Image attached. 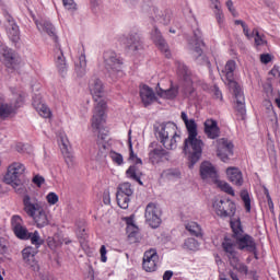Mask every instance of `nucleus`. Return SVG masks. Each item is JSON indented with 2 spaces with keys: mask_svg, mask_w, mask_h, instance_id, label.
<instances>
[{
  "mask_svg": "<svg viewBox=\"0 0 280 280\" xmlns=\"http://www.w3.org/2000/svg\"><path fill=\"white\" fill-rule=\"evenodd\" d=\"M89 89L94 102H96L91 126L93 130H100L106 124V101L102 98L104 97V84L94 77L89 82Z\"/></svg>",
  "mask_w": 280,
  "mask_h": 280,
  "instance_id": "nucleus-1",
  "label": "nucleus"
},
{
  "mask_svg": "<svg viewBox=\"0 0 280 280\" xmlns=\"http://www.w3.org/2000/svg\"><path fill=\"white\" fill-rule=\"evenodd\" d=\"M185 126L188 132V138H186L184 141V152L189 154L188 167L191 170L202 156V148H205V142L198 138V124H196V120L189 119V122H186Z\"/></svg>",
  "mask_w": 280,
  "mask_h": 280,
  "instance_id": "nucleus-2",
  "label": "nucleus"
},
{
  "mask_svg": "<svg viewBox=\"0 0 280 280\" xmlns=\"http://www.w3.org/2000/svg\"><path fill=\"white\" fill-rule=\"evenodd\" d=\"M23 207L24 213L33 220L37 229H45V226H49V212L45 210L43 201L38 200L36 197L24 195Z\"/></svg>",
  "mask_w": 280,
  "mask_h": 280,
  "instance_id": "nucleus-3",
  "label": "nucleus"
},
{
  "mask_svg": "<svg viewBox=\"0 0 280 280\" xmlns=\"http://www.w3.org/2000/svg\"><path fill=\"white\" fill-rule=\"evenodd\" d=\"M158 139L166 150H176L182 141L180 130L174 122H166L160 126Z\"/></svg>",
  "mask_w": 280,
  "mask_h": 280,
  "instance_id": "nucleus-4",
  "label": "nucleus"
},
{
  "mask_svg": "<svg viewBox=\"0 0 280 280\" xmlns=\"http://www.w3.org/2000/svg\"><path fill=\"white\" fill-rule=\"evenodd\" d=\"M14 95V103L8 104V103H0V119L2 121H5V119H10L12 115H16V110L25 104V97H27V94L21 90L18 92H13Z\"/></svg>",
  "mask_w": 280,
  "mask_h": 280,
  "instance_id": "nucleus-5",
  "label": "nucleus"
},
{
  "mask_svg": "<svg viewBox=\"0 0 280 280\" xmlns=\"http://www.w3.org/2000/svg\"><path fill=\"white\" fill-rule=\"evenodd\" d=\"M142 10L143 12H148L151 19L159 21L163 25H170V21H172V12L170 10L161 11L159 8L153 7L152 0H144Z\"/></svg>",
  "mask_w": 280,
  "mask_h": 280,
  "instance_id": "nucleus-6",
  "label": "nucleus"
},
{
  "mask_svg": "<svg viewBox=\"0 0 280 280\" xmlns=\"http://www.w3.org/2000/svg\"><path fill=\"white\" fill-rule=\"evenodd\" d=\"M25 174V164L21 162L11 163L4 175V183L12 187H19L21 185V177Z\"/></svg>",
  "mask_w": 280,
  "mask_h": 280,
  "instance_id": "nucleus-7",
  "label": "nucleus"
},
{
  "mask_svg": "<svg viewBox=\"0 0 280 280\" xmlns=\"http://www.w3.org/2000/svg\"><path fill=\"white\" fill-rule=\"evenodd\" d=\"M212 207L219 218H233L237 211V206L231 199H217Z\"/></svg>",
  "mask_w": 280,
  "mask_h": 280,
  "instance_id": "nucleus-8",
  "label": "nucleus"
},
{
  "mask_svg": "<svg viewBox=\"0 0 280 280\" xmlns=\"http://www.w3.org/2000/svg\"><path fill=\"white\" fill-rule=\"evenodd\" d=\"M132 194H135V189H132V184L125 182L118 185L116 200L120 209H128L130 205V196H132Z\"/></svg>",
  "mask_w": 280,
  "mask_h": 280,
  "instance_id": "nucleus-9",
  "label": "nucleus"
},
{
  "mask_svg": "<svg viewBox=\"0 0 280 280\" xmlns=\"http://www.w3.org/2000/svg\"><path fill=\"white\" fill-rule=\"evenodd\" d=\"M161 208L156 203H148L144 212V218L151 229H159V226H161Z\"/></svg>",
  "mask_w": 280,
  "mask_h": 280,
  "instance_id": "nucleus-10",
  "label": "nucleus"
},
{
  "mask_svg": "<svg viewBox=\"0 0 280 280\" xmlns=\"http://www.w3.org/2000/svg\"><path fill=\"white\" fill-rule=\"evenodd\" d=\"M236 69L237 63L235 60H229L226 61L224 69L221 71V75L225 77L230 91L242 89L240 84L234 80Z\"/></svg>",
  "mask_w": 280,
  "mask_h": 280,
  "instance_id": "nucleus-11",
  "label": "nucleus"
},
{
  "mask_svg": "<svg viewBox=\"0 0 280 280\" xmlns=\"http://www.w3.org/2000/svg\"><path fill=\"white\" fill-rule=\"evenodd\" d=\"M217 144V156L221 159L223 163L230 161L231 156H233V142L228 139L221 138L215 141Z\"/></svg>",
  "mask_w": 280,
  "mask_h": 280,
  "instance_id": "nucleus-12",
  "label": "nucleus"
},
{
  "mask_svg": "<svg viewBox=\"0 0 280 280\" xmlns=\"http://www.w3.org/2000/svg\"><path fill=\"white\" fill-rule=\"evenodd\" d=\"M234 241L236 242L238 250H246L247 253H253L255 259H258L257 243L255 242V238L250 236V234H243V236H240Z\"/></svg>",
  "mask_w": 280,
  "mask_h": 280,
  "instance_id": "nucleus-13",
  "label": "nucleus"
},
{
  "mask_svg": "<svg viewBox=\"0 0 280 280\" xmlns=\"http://www.w3.org/2000/svg\"><path fill=\"white\" fill-rule=\"evenodd\" d=\"M159 266V253L155 248L144 252L142 268L145 272H155Z\"/></svg>",
  "mask_w": 280,
  "mask_h": 280,
  "instance_id": "nucleus-14",
  "label": "nucleus"
},
{
  "mask_svg": "<svg viewBox=\"0 0 280 280\" xmlns=\"http://www.w3.org/2000/svg\"><path fill=\"white\" fill-rule=\"evenodd\" d=\"M105 67L108 71H121L124 59L113 50H106L103 55Z\"/></svg>",
  "mask_w": 280,
  "mask_h": 280,
  "instance_id": "nucleus-15",
  "label": "nucleus"
},
{
  "mask_svg": "<svg viewBox=\"0 0 280 280\" xmlns=\"http://www.w3.org/2000/svg\"><path fill=\"white\" fill-rule=\"evenodd\" d=\"M36 255H38V249L32 246L25 247L22 250V258L24 264H26V266H30V268H32V270H34L35 272H38V270H40V267L38 266V261H36Z\"/></svg>",
  "mask_w": 280,
  "mask_h": 280,
  "instance_id": "nucleus-16",
  "label": "nucleus"
},
{
  "mask_svg": "<svg viewBox=\"0 0 280 280\" xmlns=\"http://www.w3.org/2000/svg\"><path fill=\"white\" fill-rule=\"evenodd\" d=\"M119 42L125 45L126 49H129V51H139V49H141V37L137 33L129 37L122 36L119 38Z\"/></svg>",
  "mask_w": 280,
  "mask_h": 280,
  "instance_id": "nucleus-17",
  "label": "nucleus"
},
{
  "mask_svg": "<svg viewBox=\"0 0 280 280\" xmlns=\"http://www.w3.org/2000/svg\"><path fill=\"white\" fill-rule=\"evenodd\" d=\"M225 174L230 183L235 185V187H242L244 185V174L238 167L230 166L226 168Z\"/></svg>",
  "mask_w": 280,
  "mask_h": 280,
  "instance_id": "nucleus-18",
  "label": "nucleus"
},
{
  "mask_svg": "<svg viewBox=\"0 0 280 280\" xmlns=\"http://www.w3.org/2000/svg\"><path fill=\"white\" fill-rule=\"evenodd\" d=\"M223 252L225 253L229 261H233L234 259H236L237 257H240L237 255V243L235 241H233V238H229V237H224L222 244H221Z\"/></svg>",
  "mask_w": 280,
  "mask_h": 280,
  "instance_id": "nucleus-19",
  "label": "nucleus"
},
{
  "mask_svg": "<svg viewBox=\"0 0 280 280\" xmlns=\"http://www.w3.org/2000/svg\"><path fill=\"white\" fill-rule=\"evenodd\" d=\"M55 67L57 71L60 73V75L65 77L67 75V58H65V52H62V49L60 47H57L55 49Z\"/></svg>",
  "mask_w": 280,
  "mask_h": 280,
  "instance_id": "nucleus-20",
  "label": "nucleus"
},
{
  "mask_svg": "<svg viewBox=\"0 0 280 280\" xmlns=\"http://www.w3.org/2000/svg\"><path fill=\"white\" fill-rule=\"evenodd\" d=\"M151 38L153 43H155L156 47L165 54L166 58H170L172 54L170 52V48L167 47V43H165V39H163V36L161 35V31L159 28L154 27V30L151 33Z\"/></svg>",
  "mask_w": 280,
  "mask_h": 280,
  "instance_id": "nucleus-21",
  "label": "nucleus"
},
{
  "mask_svg": "<svg viewBox=\"0 0 280 280\" xmlns=\"http://www.w3.org/2000/svg\"><path fill=\"white\" fill-rule=\"evenodd\" d=\"M33 107L38 113V115H40V117H44V119H50L51 109H49V107L45 103H43L40 96L35 95L33 97Z\"/></svg>",
  "mask_w": 280,
  "mask_h": 280,
  "instance_id": "nucleus-22",
  "label": "nucleus"
},
{
  "mask_svg": "<svg viewBox=\"0 0 280 280\" xmlns=\"http://www.w3.org/2000/svg\"><path fill=\"white\" fill-rule=\"evenodd\" d=\"M200 176L203 180L211 178L215 183L218 180V171H215V166L210 162H203L200 165Z\"/></svg>",
  "mask_w": 280,
  "mask_h": 280,
  "instance_id": "nucleus-23",
  "label": "nucleus"
},
{
  "mask_svg": "<svg viewBox=\"0 0 280 280\" xmlns=\"http://www.w3.org/2000/svg\"><path fill=\"white\" fill-rule=\"evenodd\" d=\"M156 95L162 97V100H176V97H178V86H174V84L171 82V86L167 90H163L161 84L158 83Z\"/></svg>",
  "mask_w": 280,
  "mask_h": 280,
  "instance_id": "nucleus-24",
  "label": "nucleus"
},
{
  "mask_svg": "<svg viewBox=\"0 0 280 280\" xmlns=\"http://www.w3.org/2000/svg\"><path fill=\"white\" fill-rule=\"evenodd\" d=\"M203 126L205 135L208 137V139H218V137H220V127L218 126V121L213 119H207Z\"/></svg>",
  "mask_w": 280,
  "mask_h": 280,
  "instance_id": "nucleus-25",
  "label": "nucleus"
},
{
  "mask_svg": "<svg viewBox=\"0 0 280 280\" xmlns=\"http://www.w3.org/2000/svg\"><path fill=\"white\" fill-rule=\"evenodd\" d=\"M140 97L145 107L150 106L153 102H156V94H154V90L148 85H142L140 88Z\"/></svg>",
  "mask_w": 280,
  "mask_h": 280,
  "instance_id": "nucleus-26",
  "label": "nucleus"
},
{
  "mask_svg": "<svg viewBox=\"0 0 280 280\" xmlns=\"http://www.w3.org/2000/svg\"><path fill=\"white\" fill-rule=\"evenodd\" d=\"M61 153L68 167H73V153L69 150V139L67 136H61Z\"/></svg>",
  "mask_w": 280,
  "mask_h": 280,
  "instance_id": "nucleus-27",
  "label": "nucleus"
},
{
  "mask_svg": "<svg viewBox=\"0 0 280 280\" xmlns=\"http://www.w3.org/2000/svg\"><path fill=\"white\" fill-rule=\"evenodd\" d=\"M163 159H167V151L163 147H155L149 152V160L153 165L162 163Z\"/></svg>",
  "mask_w": 280,
  "mask_h": 280,
  "instance_id": "nucleus-28",
  "label": "nucleus"
},
{
  "mask_svg": "<svg viewBox=\"0 0 280 280\" xmlns=\"http://www.w3.org/2000/svg\"><path fill=\"white\" fill-rule=\"evenodd\" d=\"M231 91L234 93L237 103L236 110L238 114H241V117H244V115H246V107L244 106V92L242 91V88H237Z\"/></svg>",
  "mask_w": 280,
  "mask_h": 280,
  "instance_id": "nucleus-29",
  "label": "nucleus"
},
{
  "mask_svg": "<svg viewBox=\"0 0 280 280\" xmlns=\"http://www.w3.org/2000/svg\"><path fill=\"white\" fill-rule=\"evenodd\" d=\"M127 178H131V180H136V183L143 185V182H141V176H143V173L141 172V168L137 166V164L130 165L128 170L126 171Z\"/></svg>",
  "mask_w": 280,
  "mask_h": 280,
  "instance_id": "nucleus-30",
  "label": "nucleus"
},
{
  "mask_svg": "<svg viewBox=\"0 0 280 280\" xmlns=\"http://www.w3.org/2000/svg\"><path fill=\"white\" fill-rule=\"evenodd\" d=\"M185 229L192 237H202L205 235V233L202 232V226L196 221L187 222L185 224Z\"/></svg>",
  "mask_w": 280,
  "mask_h": 280,
  "instance_id": "nucleus-31",
  "label": "nucleus"
},
{
  "mask_svg": "<svg viewBox=\"0 0 280 280\" xmlns=\"http://www.w3.org/2000/svg\"><path fill=\"white\" fill-rule=\"evenodd\" d=\"M190 44L195 46V54H197V56H202V47H205V42L202 40V33L200 30H196L194 32V40Z\"/></svg>",
  "mask_w": 280,
  "mask_h": 280,
  "instance_id": "nucleus-32",
  "label": "nucleus"
},
{
  "mask_svg": "<svg viewBox=\"0 0 280 280\" xmlns=\"http://www.w3.org/2000/svg\"><path fill=\"white\" fill-rule=\"evenodd\" d=\"M230 226L232 229L233 240H237V238L242 237L243 235H246V233H244V228L242 226V221L240 219L231 220Z\"/></svg>",
  "mask_w": 280,
  "mask_h": 280,
  "instance_id": "nucleus-33",
  "label": "nucleus"
},
{
  "mask_svg": "<svg viewBox=\"0 0 280 280\" xmlns=\"http://www.w3.org/2000/svg\"><path fill=\"white\" fill-rule=\"evenodd\" d=\"M3 58L5 67H8V69H15L19 59H16V55H14L12 50L3 49Z\"/></svg>",
  "mask_w": 280,
  "mask_h": 280,
  "instance_id": "nucleus-34",
  "label": "nucleus"
},
{
  "mask_svg": "<svg viewBox=\"0 0 280 280\" xmlns=\"http://www.w3.org/2000/svg\"><path fill=\"white\" fill-rule=\"evenodd\" d=\"M214 5V16L217 19V23L220 27L224 26V12L222 11V7H220V0H210Z\"/></svg>",
  "mask_w": 280,
  "mask_h": 280,
  "instance_id": "nucleus-35",
  "label": "nucleus"
},
{
  "mask_svg": "<svg viewBox=\"0 0 280 280\" xmlns=\"http://www.w3.org/2000/svg\"><path fill=\"white\" fill-rule=\"evenodd\" d=\"M252 34L254 36V45H255L256 49H261V47H266L268 45L266 35L260 34L259 30L254 28Z\"/></svg>",
  "mask_w": 280,
  "mask_h": 280,
  "instance_id": "nucleus-36",
  "label": "nucleus"
},
{
  "mask_svg": "<svg viewBox=\"0 0 280 280\" xmlns=\"http://www.w3.org/2000/svg\"><path fill=\"white\" fill-rule=\"evenodd\" d=\"M230 266H232L234 270L240 272V275H248V266L244 265L243 262H240V256H237L233 260H230Z\"/></svg>",
  "mask_w": 280,
  "mask_h": 280,
  "instance_id": "nucleus-37",
  "label": "nucleus"
},
{
  "mask_svg": "<svg viewBox=\"0 0 280 280\" xmlns=\"http://www.w3.org/2000/svg\"><path fill=\"white\" fill-rule=\"evenodd\" d=\"M75 72L79 78L86 73V55L84 52L79 57V62L75 63Z\"/></svg>",
  "mask_w": 280,
  "mask_h": 280,
  "instance_id": "nucleus-38",
  "label": "nucleus"
},
{
  "mask_svg": "<svg viewBox=\"0 0 280 280\" xmlns=\"http://www.w3.org/2000/svg\"><path fill=\"white\" fill-rule=\"evenodd\" d=\"M27 240L31 241V244H33V246H35L36 249L40 248L43 244H45V240L40 237V233H38V231L28 233Z\"/></svg>",
  "mask_w": 280,
  "mask_h": 280,
  "instance_id": "nucleus-39",
  "label": "nucleus"
},
{
  "mask_svg": "<svg viewBox=\"0 0 280 280\" xmlns=\"http://www.w3.org/2000/svg\"><path fill=\"white\" fill-rule=\"evenodd\" d=\"M7 34L13 43H16L20 38L19 25L16 23L7 25Z\"/></svg>",
  "mask_w": 280,
  "mask_h": 280,
  "instance_id": "nucleus-40",
  "label": "nucleus"
},
{
  "mask_svg": "<svg viewBox=\"0 0 280 280\" xmlns=\"http://www.w3.org/2000/svg\"><path fill=\"white\" fill-rule=\"evenodd\" d=\"M37 28L39 30V32H46L48 36H55L56 34V28L54 27V24L49 22L37 23Z\"/></svg>",
  "mask_w": 280,
  "mask_h": 280,
  "instance_id": "nucleus-41",
  "label": "nucleus"
},
{
  "mask_svg": "<svg viewBox=\"0 0 280 280\" xmlns=\"http://www.w3.org/2000/svg\"><path fill=\"white\" fill-rule=\"evenodd\" d=\"M128 148H129V161H132L136 165H143V161L137 156L135 150L132 149V137L128 138Z\"/></svg>",
  "mask_w": 280,
  "mask_h": 280,
  "instance_id": "nucleus-42",
  "label": "nucleus"
},
{
  "mask_svg": "<svg viewBox=\"0 0 280 280\" xmlns=\"http://www.w3.org/2000/svg\"><path fill=\"white\" fill-rule=\"evenodd\" d=\"M184 248L186 250L196 252L200 248V243H198V241L194 237H188L184 242Z\"/></svg>",
  "mask_w": 280,
  "mask_h": 280,
  "instance_id": "nucleus-43",
  "label": "nucleus"
},
{
  "mask_svg": "<svg viewBox=\"0 0 280 280\" xmlns=\"http://www.w3.org/2000/svg\"><path fill=\"white\" fill-rule=\"evenodd\" d=\"M214 183L218 185V187H220L221 191L229 194V196H235V190L231 185H229V183L219 179H215Z\"/></svg>",
  "mask_w": 280,
  "mask_h": 280,
  "instance_id": "nucleus-44",
  "label": "nucleus"
},
{
  "mask_svg": "<svg viewBox=\"0 0 280 280\" xmlns=\"http://www.w3.org/2000/svg\"><path fill=\"white\" fill-rule=\"evenodd\" d=\"M127 233L128 237L132 238V237H137V235L139 234V228H137V225H135V223L132 222V219L127 218Z\"/></svg>",
  "mask_w": 280,
  "mask_h": 280,
  "instance_id": "nucleus-45",
  "label": "nucleus"
},
{
  "mask_svg": "<svg viewBox=\"0 0 280 280\" xmlns=\"http://www.w3.org/2000/svg\"><path fill=\"white\" fill-rule=\"evenodd\" d=\"M15 236L19 240H27L30 232H27V229L25 226H20V228H15V230H13Z\"/></svg>",
  "mask_w": 280,
  "mask_h": 280,
  "instance_id": "nucleus-46",
  "label": "nucleus"
},
{
  "mask_svg": "<svg viewBox=\"0 0 280 280\" xmlns=\"http://www.w3.org/2000/svg\"><path fill=\"white\" fill-rule=\"evenodd\" d=\"M109 159H112L115 165H124V155H121V153H118L116 151H110Z\"/></svg>",
  "mask_w": 280,
  "mask_h": 280,
  "instance_id": "nucleus-47",
  "label": "nucleus"
},
{
  "mask_svg": "<svg viewBox=\"0 0 280 280\" xmlns=\"http://www.w3.org/2000/svg\"><path fill=\"white\" fill-rule=\"evenodd\" d=\"M241 199L244 202V207L247 213H250V195H248L247 190H243L241 192Z\"/></svg>",
  "mask_w": 280,
  "mask_h": 280,
  "instance_id": "nucleus-48",
  "label": "nucleus"
},
{
  "mask_svg": "<svg viewBox=\"0 0 280 280\" xmlns=\"http://www.w3.org/2000/svg\"><path fill=\"white\" fill-rule=\"evenodd\" d=\"M11 226H12L13 231L15 229H19V228L23 226V219L21 218V215H13L12 217Z\"/></svg>",
  "mask_w": 280,
  "mask_h": 280,
  "instance_id": "nucleus-49",
  "label": "nucleus"
},
{
  "mask_svg": "<svg viewBox=\"0 0 280 280\" xmlns=\"http://www.w3.org/2000/svg\"><path fill=\"white\" fill-rule=\"evenodd\" d=\"M46 200L48 205L54 206L58 205V200H60V198L56 192H48V195L46 196Z\"/></svg>",
  "mask_w": 280,
  "mask_h": 280,
  "instance_id": "nucleus-50",
  "label": "nucleus"
},
{
  "mask_svg": "<svg viewBox=\"0 0 280 280\" xmlns=\"http://www.w3.org/2000/svg\"><path fill=\"white\" fill-rule=\"evenodd\" d=\"M62 4L66 10H78V4L74 0H62Z\"/></svg>",
  "mask_w": 280,
  "mask_h": 280,
  "instance_id": "nucleus-51",
  "label": "nucleus"
},
{
  "mask_svg": "<svg viewBox=\"0 0 280 280\" xmlns=\"http://www.w3.org/2000/svg\"><path fill=\"white\" fill-rule=\"evenodd\" d=\"M225 5L230 12V14H232V16H238L237 10L235 9V7L233 5V0H228L225 2Z\"/></svg>",
  "mask_w": 280,
  "mask_h": 280,
  "instance_id": "nucleus-52",
  "label": "nucleus"
},
{
  "mask_svg": "<svg viewBox=\"0 0 280 280\" xmlns=\"http://www.w3.org/2000/svg\"><path fill=\"white\" fill-rule=\"evenodd\" d=\"M260 62L262 65H268L269 62H272V56L270 54L260 55Z\"/></svg>",
  "mask_w": 280,
  "mask_h": 280,
  "instance_id": "nucleus-53",
  "label": "nucleus"
},
{
  "mask_svg": "<svg viewBox=\"0 0 280 280\" xmlns=\"http://www.w3.org/2000/svg\"><path fill=\"white\" fill-rule=\"evenodd\" d=\"M33 183L34 185L38 186V187H42L43 184L45 183V177L40 176V175H35L33 177Z\"/></svg>",
  "mask_w": 280,
  "mask_h": 280,
  "instance_id": "nucleus-54",
  "label": "nucleus"
},
{
  "mask_svg": "<svg viewBox=\"0 0 280 280\" xmlns=\"http://www.w3.org/2000/svg\"><path fill=\"white\" fill-rule=\"evenodd\" d=\"M100 253H101V261L103 264H106V261H108V258L106 257V246L105 245H102L101 248H100Z\"/></svg>",
  "mask_w": 280,
  "mask_h": 280,
  "instance_id": "nucleus-55",
  "label": "nucleus"
},
{
  "mask_svg": "<svg viewBox=\"0 0 280 280\" xmlns=\"http://www.w3.org/2000/svg\"><path fill=\"white\" fill-rule=\"evenodd\" d=\"M77 235L80 240H86V230L84 228H79L77 230Z\"/></svg>",
  "mask_w": 280,
  "mask_h": 280,
  "instance_id": "nucleus-56",
  "label": "nucleus"
},
{
  "mask_svg": "<svg viewBox=\"0 0 280 280\" xmlns=\"http://www.w3.org/2000/svg\"><path fill=\"white\" fill-rule=\"evenodd\" d=\"M4 19L8 22V25H14L16 24V22L14 21V18H12V15H10V13H8L7 11H4Z\"/></svg>",
  "mask_w": 280,
  "mask_h": 280,
  "instance_id": "nucleus-57",
  "label": "nucleus"
},
{
  "mask_svg": "<svg viewBox=\"0 0 280 280\" xmlns=\"http://www.w3.org/2000/svg\"><path fill=\"white\" fill-rule=\"evenodd\" d=\"M273 115H275V118L273 120L271 119L272 121L271 128L273 130H279V118L277 117V113H273Z\"/></svg>",
  "mask_w": 280,
  "mask_h": 280,
  "instance_id": "nucleus-58",
  "label": "nucleus"
},
{
  "mask_svg": "<svg viewBox=\"0 0 280 280\" xmlns=\"http://www.w3.org/2000/svg\"><path fill=\"white\" fill-rule=\"evenodd\" d=\"M243 28V34L247 37V38H253V35H250V31L248 30V25L245 24L244 26H242Z\"/></svg>",
  "mask_w": 280,
  "mask_h": 280,
  "instance_id": "nucleus-59",
  "label": "nucleus"
},
{
  "mask_svg": "<svg viewBox=\"0 0 280 280\" xmlns=\"http://www.w3.org/2000/svg\"><path fill=\"white\" fill-rule=\"evenodd\" d=\"M172 277H174V272L173 271H165L164 275H163V280H170L172 279Z\"/></svg>",
  "mask_w": 280,
  "mask_h": 280,
  "instance_id": "nucleus-60",
  "label": "nucleus"
},
{
  "mask_svg": "<svg viewBox=\"0 0 280 280\" xmlns=\"http://www.w3.org/2000/svg\"><path fill=\"white\" fill-rule=\"evenodd\" d=\"M8 247L3 244V238H0V255H3Z\"/></svg>",
  "mask_w": 280,
  "mask_h": 280,
  "instance_id": "nucleus-61",
  "label": "nucleus"
},
{
  "mask_svg": "<svg viewBox=\"0 0 280 280\" xmlns=\"http://www.w3.org/2000/svg\"><path fill=\"white\" fill-rule=\"evenodd\" d=\"M182 120L184 121L185 126L189 122V118L187 117V113L182 112L180 114Z\"/></svg>",
  "mask_w": 280,
  "mask_h": 280,
  "instance_id": "nucleus-62",
  "label": "nucleus"
},
{
  "mask_svg": "<svg viewBox=\"0 0 280 280\" xmlns=\"http://www.w3.org/2000/svg\"><path fill=\"white\" fill-rule=\"evenodd\" d=\"M270 74L273 75V78H278L280 75L279 69L277 68L271 69Z\"/></svg>",
  "mask_w": 280,
  "mask_h": 280,
  "instance_id": "nucleus-63",
  "label": "nucleus"
},
{
  "mask_svg": "<svg viewBox=\"0 0 280 280\" xmlns=\"http://www.w3.org/2000/svg\"><path fill=\"white\" fill-rule=\"evenodd\" d=\"M214 96L217 100H222V91H220L219 89H217L214 91Z\"/></svg>",
  "mask_w": 280,
  "mask_h": 280,
  "instance_id": "nucleus-64",
  "label": "nucleus"
}]
</instances>
